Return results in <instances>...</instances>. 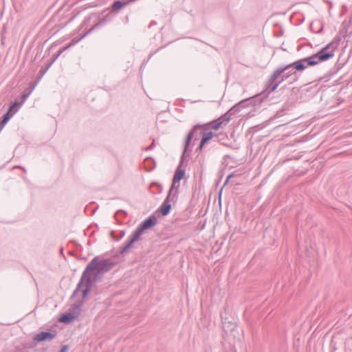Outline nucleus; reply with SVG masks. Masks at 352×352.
Returning <instances> with one entry per match:
<instances>
[{
	"label": "nucleus",
	"instance_id": "nucleus-1",
	"mask_svg": "<svg viewBox=\"0 0 352 352\" xmlns=\"http://www.w3.org/2000/svg\"><path fill=\"white\" fill-rule=\"evenodd\" d=\"M340 41V37L336 36L317 52L292 63L278 67L265 82L267 91L270 94L274 91L283 81L295 75L296 72H302L307 67H315L332 58Z\"/></svg>",
	"mask_w": 352,
	"mask_h": 352
},
{
	"label": "nucleus",
	"instance_id": "nucleus-2",
	"mask_svg": "<svg viewBox=\"0 0 352 352\" xmlns=\"http://www.w3.org/2000/svg\"><path fill=\"white\" fill-rule=\"evenodd\" d=\"M198 131H200L199 134L201 135V140L206 144H207L214 138H218V135L212 132V130L210 129L204 124H197L191 128L186 135L184 144V153L191 152L190 146L195 136V133H197Z\"/></svg>",
	"mask_w": 352,
	"mask_h": 352
},
{
	"label": "nucleus",
	"instance_id": "nucleus-3",
	"mask_svg": "<svg viewBox=\"0 0 352 352\" xmlns=\"http://www.w3.org/2000/svg\"><path fill=\"white\" fill-rule=\"evenodd\" d=\"M102 16L99 18L98 21L94 24L89 30L87 29L88 25L90 23L91 18L90 17H86L81 25H80L78 32L79 34L80 35V37L78 38V40H81L82 38H84L85 36L91 33V32L98 30L105 25L107 23L112 21L114 18L116 17L112 13H111L109 10H104L102 12Z\"/></svg>",
	"mask_w": 352,
	"mask_h": 352
},
{
	"label": "nucleus",
	"instance_id": "nucleus-4",
	"mask_svg": "<svg viewBox=\"0 0 352 352\" xmlns=\"http://www.w3.org/2000/svg\"><path fill=\"white\" fill-rule=\"evenodd\" d=\"M117 263L109 258L100 259L99 256H96L87 264V270H97L98 274H104L112 270Z\"/></svg>",
	"mask_w": 352,
	"mask_h": 352
},
{
	"label": "nucleus",
	"instance_id": "nucleus-5",
	"mask_svg": "<svg viewBox=\"0 0 352 352\" xmlns=\"http://www.w3.org/2000/svg\"><path fill=\"white\" fill-rule=\"evenodd\" d=\"M270 93L267 91L266 87L264 91L261 92L260 94H256L254 96L249 97L241 100L239 102H237L238 106L242 109L250 106H252L255 109L260 107L261 104L267 100L268 95Z\"/></svg>",
	"mask_w": 352,
	"mask_h": 352
},
{
	"label": "nucleus",
	"instance_id": "nucleus-6",
	"mask_svg": "<svg viewBox=\"0 0 352 352\" xmlns=\"http://www.w3.org/2000/svg\"><path fill=\"white\" fill-rule=\"evenodd\" d=\"M82 305L83 300H79L76 304L72 305L67 311L60 314L58 321L65 324L74 322L79 317Z\"/></svg>",
	"mask_w": 352,
	"mask_h": 352
},
{
	"label": "nucleus",
	"instance_id": "nucleus-7",
	"mask_svg": "<svg viewBox=\"0 0 352 352\" xmlns=\"http://www.w3.org/2000/svg\"><path fill=\"white\" fill-rule=\"evenodd\" d=\"M102 274H98L97 270L87 271L86 267L81 275L76 289L72 294L71 298H74L79 293L84 285L85 280H88L94 285Z\"/></svg>",
	"mask_w": 352,
	"mask_h": 352
},
{
	"label": "nucleus",
	"instance_id": "nucleus-8",
	"mask_svg": "<svg viewBox=\"0 0 352 352\" xmlns=\"http://www.w3.org/2000/svg\"><path fill=\"white\" fill-rule=\"evenodd\" d=\"M140 239L141 236L134 230L124 244L120 248L119 251L113 254V256L118 257L119 255H124L129 252V250L133 247L134 243L139 241Z\"/></svg>",
	"mask_w": 352,
	"mask_h": 352
},
{
	"label": "nucleus",
	"instance_id": "nucleus-9",
	"mask_svg": "<svg viewBox=\"0 0 352 352\" xmlns=\"http://www.w3.org/2000/svg\"><path fill=\"white\" fill-rule=\"evenodd\" d=\"M19 109L20 104H19V100L16 99L10 103L7 111L0 118V127L3 128Z\"/></svg>",
	"mask_w": 352,
	"mask_h": 352
},
{
	"label": "nucleus",
	"instance_id": "nucleus-10",
	"mask_svg": "<svg viewBox=\"0 0 352 352\" xmlns=\"http://www.w3.org/2000/svg\"><path fill=\"white\" fill-rule=\"evenodd\" d=\"M157 223V219L155 214H153L145 219L135 230L138 234L142 236L144 232L147 230L153 228Z\"/></svg>",
	"mask_w": 352,
	"mask_h": 352
},
{
	"label": "nucleus",
	"instance_id": "nucleus-11",
	"mask_svg": "<svg viewBox=\"0 0 352 352\" xmlns=\"http://www.w3.org/2000/svg\"><path fill=\"white\" fill-rule=\"evenodd\" d=\"M56 336L57 331L56 329H50L47 331H41L38 332L33 336L32 339L38 343H42L44 342L52 341L56 337Z\"/></svg>",
	"mask_w": 352,
	"mask_h": 352
},
{
	"label": "nucleus",
	"instance_id": "nucleus-12",
	"mask_svg": "<svg viewBox=\"0 0 352 352\" xmlns=\"http://www.w3.org/2000/svg\"><path fill=\"white\" fill-rule=\"evenodd\" d=\"M228 122V117H227V116H223V114L218 118L204 123V124L211 130L217 131L219 129H223Z\"/></svg>",
	"mask_w": 352,
	"mask_h": 352
},
{
	"label": "nucleus",
	"instance_id": "nucleus-13",
	"mask_svg": "<svg viewBox=\"0 0 352 352\" xmlns=\"http://www.w3.org/2000/svg\"><path fill=\"white\" fill-rule=\"evenodd\" d=\"M135 1V0H115L111 4L108 10L116 16L120 11Z\"/></svg>",
	"mask_w": 352,
	"mask_h": 352
},
{
	"label": "nucleus",
	"instance_id": "nucleus-14",
	"mask_svg": "<svg viewBox=\"0 0 352 352\" xmlns=\"http://www.w3.org/2000/svg\"><path fill=\"white\" fill-rule=\"evenodd\" d=\"M186 153H184V149L183 150L182 154L180 157V160L179 165L176 168V170L174 173L173 179L175 180L176 182H180V181L185 177L186 175V170L185 168H182V166L184 165V162L186 160L188 162V160L186 159L185 157Z\"/></svg>",
	"mask_w": 352,
	"mask_h": 352
},
{
	"label": "nucleus",
	"instance_id": "nucleus-15",
	"mask_svg": "<svg viewBox=\"0 0 352 352\" xmlns=\"http://www.w3.org/2000/svg\"><path fill=\"white\" fill-rule=\"evenodd\" d=\"M171 208V204L168 203V201H164L161 206L157 210L156 212L160 213L162 216H166L170 213Z\"/></svg>",
	"mask_w": 352,
	"mask_h": 352
},
{
	"label": "nucleus",
	"instance_id": "nucleus-16",
	"mask_svg": "<svg viewBox=\"0 0 352 352\" xmlns=\"http://www.w3.org/2000/svg\"><path fill=\"white\" fill-rule=\"evenodd\" d=\"M83 286H85V287L82 290V299L80 300H83V303H84L85 301V299L87 298L89 293L91 292V291L94 287V285L88 280H85Z\"/></svg>",
	"mask_w": 352,
	"mask_h": 352
},
{
	"label": "nucleus",
	"instance_id": "nucleus-17",
	"mask_svg": "<svg viewBox=\"0 0 352 352\" xmlns=\"http://www.w3.org/2000/svg\"><path fill=\"white\" fill-rule=\"evenodd\" d=\"M241 109L238 106L236 103L234 106H232L228 111L223 113V116H227L228 117V121L230 122L232 119V116H235L240 112Z\"/></svg>",
	"mask_w": 352,
	"mask_h": 352
},
{
	"label": "nucleus",
	"instance_id": "nucleus-18",
	"mask_svg": "<svg viewBox=\"0 0 352 352\" xmlns=\"http://www.w3.org/2000/svg\"><path fill=\"white\" fill-rule=\"evenodd\" d=\"M144 163L145 166V169L148 172L153 170L155 167V161L151 157H146Z\"/></svg>",
	"mask_w": 352,
	"mask_h": 352
},
{
	"label": "nucleus",
	"instance_id": "nucleus-19",
	"mask_svg": "<svg viewBox=\"0 0 352 352\" xmlns=\"http://www.w3.org/2000/svg\"><path fill=\"white\" fill-rule=\"evenodd\" d=\"M177 197H178V192H175L174 193H173L172 192L168 191V194L164 201H168L170 204L171 202L175 204L177 199Z\"/></svg>",
	"mask_w": 352,
	"mask_h": 352
},
{
	"label": "nucleus",
	"instance_id": "nucleus-20",
	"mask_svg": "<svg viewBox=\"0 0 352 352\" xmlns=\"http://www.w3.org/2000/svg\"><path fill=\"white\" fill-rule=\"evenodd\" d=\"M124 235H125L124 230H121L120 232V236H117L116 232L113 230L111 231V232H110L111 237L117 241L120 240Z\"/></svg>",
	"mask_w": 352,
	"mask_h": 352
},
{
	"label": "nucleus",
	"instance_id": "nucleus-21",
	"mask_svg": "<svg viewBox=\"0 0 352 352\" xmlns=\"http://www.w3.org/2000/svg\"><path fill=\"white\" fill-rule=\"evenodd\" d=\"M221 317V321H222L223 328L224 331H226V328H230V331H232L234 327V324H232L230 321L226 322V320H224V318L222 315Z\"/></svg>",
	"mask_w": 352,
	"mask_h": 352
},
{
	"label": "nucleus",
	"instance_id": "nucleus-22",
	"mask_svg": "<svg viewBox=\"0 0 352 352\" xmlns=\"http://www.w3.org/2000/svg\"><path fill=\"white\" fill-rule=\"evenodd\" d=\"M179 186H180V182H176L175 180L173 179L172 180V184L170 185V187L168 191L173 192V190H175V192H179Z\"/></svg>",
	"mask_w": 352,
	"mask_h": 352
},
{
	"label": "nucleus",
	"instance_id": "nucleus-23",
	"mask_svg": "<svg viewBox=\"0 0 352 352\" xmlns=\"http://www.w3.org/2000/svg\"><path fill=\"white\" fill-rule=\"evenodd\" d=\"M31 92H30L28 89L25 90L23 91V93L22 94L21 96V100L19 102V104H20V107L23 105V104L25 102V100H27V98L29 97V96L30 95Z\"/></svg>",
	"mask_w": 352,
	"mask_h": 352
},
{
	"label": "nucleus",
	"instance_id": "nucleus-24",
	"mask_svg": "<svg viewBox=\"0 0 352 352\" xmlns=\"http://www.w3.org/2000/svg\"><path fill=\"white\" fill-rule=\"evenodd\" d=\"M80 40L77 39L73 43H71L68 44L67 46L60 48L58 52L56 53V55L59 57L66 50L69 49L70 47H72L73 45L78 42Z\"/></svg>",
	"mask_w": 352,
	"mask_h": 352
},
{
	"label": "nucleus",
	"instance_id": "nucleus-25",
	"mask_svg": "<svg viewBox=\"0 0 352 352\" xmlns=\"http://www.w3.org/2000/svg\"><path fill=\"white\" fill-rule=\"evenodd\" d=\"M50 67H47V63L46 66L42 67L39 71L40 76L38 78V80L41 79V78L45 74V72L48 70Z\"/></svg>",
	"mask_w": 352,
	"mask_h": 352
},
{
	"label": "nucleus",
	"instance_id": "nucleus-26",
	"mask_svg": "<svg viewBox=\"0 0 352 352\" xmlns=\"http://www.w3.org/2000/svg\"><path fill=\"white\" fill-rule=\"evenodd\" d=\"M10 352H28V349L25 347L16 346Z\"/></svg>",
	"mask_w": 352,
	"mask_h": 352
},
{
	"label": "nucleus",
	"instance_id": "nucleus-27",
	"mask_svg": "<svg viewBox=\"0 0 352 352\" xmlns=\"http://www.w3.org/2000/svg\"><path fill=\"white\" fill-rule=\"evenodd\" d=\"M205 146H206V144L204 142H202L201 140H200L199 144L196 149V153H201Z\"/></svg>",
	"mask_w": 352,
	"mask_h": 352
},
{
	"label": "nucleus",
	"instance_id": "nucleus-28",
	"mask_svg": "<svg viewBox=\"0 0 352 352\" xmlns=\"http://www.w3.org/2000/svg\"><path fill=\"white\" fill-rule=\"evenodd\" d=\"M117 215H120L122 217H125L127 215V213L125 210H118L116 213Z\"/></svg>",
	"mask_w": 352,
	"mask_h": 352
},
{
	"label": "nucleus",
	"instance_id": "nucleus-29",
	"mask_svg": "<svg viewBox=\"0 0 352 352\" xmlns=\"http://www.w3.org/2000/svg\"><path fill=\"white\" fill-rule=\"evenodd\" d=\"M69 346L68 345H63L61 346L60 351L58 352H67Z\"/></svg>",
	"mask_w": 352,
	"mask_h": 352
},
{
	"label": "nucleus",
	"instance_id": "nucleus-30",
	"mask_svg": "<svg viewBox=\"0 0 352 352\" xmlns=\"http://www.w3.org/2000/svg\"><path fill=\"white\" fill-rule=\"evenodd\" d=\"M226 139H227V137H226V138H220V139H219V140H218V142H219L220 144H221L222 145H224V146H228V145L226 143H225V142H224V140H226Z\"/></svg>",
	"mask_w": 352,
	"mask_h": 352
},
{
	"label": "nucleus",
	"instance_id": "nucleus-31",
	"mask_svg": "<svg viewBox=\"0 0 352 352\" xmlns=\"http://www.w3.org/2000/svg\"><path fill=\"white\" fill-rule=\"evenodd\" d=\"M199 131H198V132H197V133H195V136H194V138H193V139H194V142H195V141L198 140L199 139V137H201V135H199Z\"/></svg>",
	"mask_w": 352,
	"mask_h": 352
},
{
	"label": "nucleus",
	"instance_id": "nucleus-32",
	"mask_svg": "<svg viewBox=\"0 0 352 352\" xmlns=\"http://www.w3.org/2000/svg\"><path fill=\"white\" fill-rule=\"evenodd\" d=\"M155 142H154V141H153L152 144H151L149 146L146 147V148H145V150H146V151L151 150V149H153V148L155 147Z\"/></svg>",
	"mask_w": 352,
	"mask_h": 352
},
{
	"label": "nucleus",
	"instance_id": "nucleus-33",
	"mask_svg": "<svg viewBox=\"0 0 352 352\" xmlns=\"http://www.w3.org/2000/svg\"><path fill=\"white\" fill-rule=\"evenodd\" d=\"M154 185H156L158 188V190L160 192H161L162 190V186L161 184H158V183H153Z\"/></svg>",
	"mask_w": 352,
	"mask_h": 352
},
{
	"label": "nucleus",
	"instance_id": "nucleus-34",
	"mask_svg": "<svg viewBox=\"0 0 352 352\" xmlns=\"http://www.w3.org/2000/svg\"><path fill=\"white\" fill-rule=\"evenodd\" d=\"M232 177V174H230L227 177H226V182L224 183V186L226 185L228 182V181L230 180V179Z\"/></svg>",
	"mask_w": 352,
	"mask_h": 352
},
{
	"label": "nucleus",
	"instance_id": "nucleus-35",
	"mask_svg": "<svg viewBox=\"0 0 352 352\" xmlns=\"http://www.w3.org/2000/svg\"><path fill=\"white\" fill-rule=\"evenodd\" d=\"M286 89L287 90L289 89V87H288V85H285V86L280 87V91H281V90L285 91Z\"/></svg>",
	"mask_w": 352,
	"mask_h": 352
},
{
	"label": "nucleus",
	"instance_id": "nucleus-36",
	"mask_svg": "<svg viewBox=\"0 0 352 352\" xmlns=\"http://www.w3.org/2000/svg\"><path fill=\"white\" fill-rule=\"evenodd\" d=\"M283 30H280V32H278V33H276V34H275V35H276V36L279 37V36H282V35H283Z\"/></svg>",
	"mask_w": 352,
	"mask_h": 352
},
{
	"label": "nucleus",
	"instance_id": "nucleus-37",
	"mask_svg": "<svg viewBox=\"0 0 352 352\" xmlns=\"http://www.w3.org/2000/svg\"><path fill=\"white\" fill-rule=\"evenodd\" d=\"M54 62L55 61H53V58H52L51 60L49 63H47V67H50Z\"/></svg>",
	"mask_w": 352,
	"mask_h": 352
},
{
	"label": "nucleus",
	"instance_id": "nucleus-38",
	"mask_svg": "<svg viewBox=\"0 0 352 352\" xmlns=\"http://www.w3.org/2000/svg\"><path fill=\"white\" fill-rule=\"evenodd\" d=\"M34 87L32 85H30V87L28 88V91L32 93V91L34 90Z\"/></svg>",
	"mask_w": 352,
	"mask_h": 352
},
{
	"label": "nucleus",
	"instance_id": "nucleus-39",
	"mask_svg": "<svg viewBox=\"0 0 352 352\" xmlns=\"http://www.w3.org/2000/svg\"><path fill=\"white\" fill-rule=\"evenodd\" d=\"M58 58V56L56 55V54H54L52 56L53 61H56V60Z\"/></svg>",
	"mask_w": 352,
	"mask_h": 352
},
{
	"label": "nucleus",
	"instance_id": "nucleus-40",
	"mask_svg": "<svg viewBox=\"0 0 352 352\" xmlns=\"http://www.w3.org/2000/svg\"><path fill=\"white\" fill-rule=\"evenodd\" d=\"M283 110H281V111H278L277 113H276V116H280V112L283 111Z\"/></svg>",
	"mask_w": 352,
	"mask_h": 352
},
{
	"label": "nucleus",
	"instance_id": "nucleus-41",
	"mask_svg": "<svg viewBox=\"0 0 352 352\" xmlns=\"http://www.w3.org/2000/svg\"><path fill=\"white\" fill-rule=\"evenodd\" d=\"M17 167L19 168H21L24 172H25V169L23 167H22L21 166H18Z\"/></svg>",
	"mask_w": 352,
	"mask_h": 352
},
{
	"label": "nucleus",
	"instance_id": "nucleus-42",
	"mask_svg": "<svg viewBox=\"0 0 352 352\" xmlns=\"http://www.w3.org/2000/svg\"><path fill=\"white\" fill-rule=\"evenodd\" d=\"M37 84V82H32L31 85L35 87L36 85Z\"/></svg>",
	"mask_w": 352,
	"mask_h": 352
},
{
	"label": "nucleus",
	"instance_id": "nucleus-43",
	"mask_svg": "<svg viewBox=\"0 0 352 352\" xmlns=\"http://www.w3.org/2000/svg\"><path fill=\"white\" fill-rule=\"evenodd\" d=\"M72 19H69V20L67 21V22L65 23V25H66L67 23H69V22L72 21Z\"/></svg>",
	"mask_w": 352,
	"mask_h": 352
},
{
	"label": "nucleus",
	"instance_id": "nucleus-44",
	"mask_svg": "<svg viewBox=\"0 0 352 352\" xmlns=\"http://www.w3.org/2000/svg\"><path fill=\"white\" fill-rule=\"evenodd\" d=\"M309 89H310L309 87V88H307V89H306V91H307V92H308V91H309Z\"/></svg>",
	"mask_w": 352,
	"mask_h": 352
},
{
	"label": "nucleus",
	"instance_id": "nucleus-45",
	"mask_svg": "<svg viewBox=\"0 0 352 352\" xmlns=\"http://www.w3.org/2000/svg\"><path fill=\"white\" fill-rule=\"evenodd\" d=\"M63 252V248H61V250L60 251V253H62Z\"/></svg>",
	"mask_w": 352,
	"mask_h": 352
},
{
	"label": "nucleus",
	"instance_id": "nucleus-46",
	"mask_svg": "<svg viewBox=\"0 0 352 352\" xmlns=\"http://www.w3.org/2000/svg\"><path fill=\"white\" fill-rule=\"evenodd\" d=\"M63 252V248H61V250L60 251V253H62Z\"/></svg>",
	"mask_w": 352,
	"mask_h": 352
}]
</instances>
